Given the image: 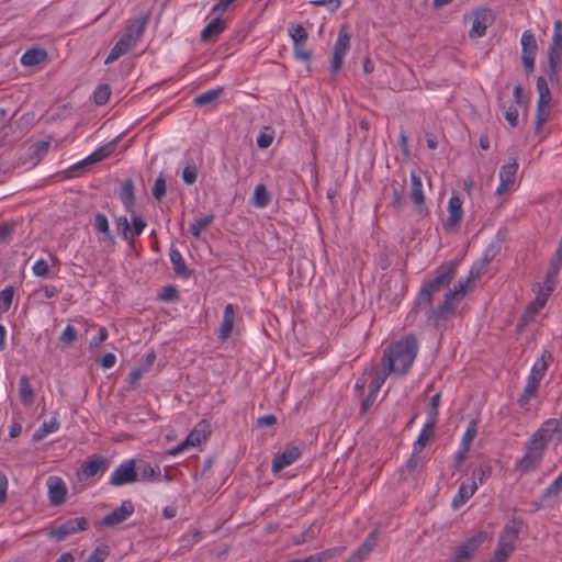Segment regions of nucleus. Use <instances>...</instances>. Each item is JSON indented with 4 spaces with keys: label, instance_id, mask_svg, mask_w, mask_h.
Masks as SVG:
<instances>
[{
    "label": "nucleus",
    "instance_id": "nucleus-1",
    "mask_svg": "<svg viewBox=\"0 0 562 562\" xmlns=\"http://www.w3.org/2000/svg\"><path fill=\"white\" fill-rule=\"evenodd\" d=\"M418 347V341L413 335H406L389 345L383 351L384 368L391 373L406 374L417 356Z\"/></svg>",
    "mask_w": 562,
    "mask_h": 562
},
{
    "label": "nucleus",
    "instance_id": "nucleus-2",
    "mask_svg": "<svg viewBox=\"0 0 562 562\" xmlns=\"http://www.w3.org/2000/svg\"><path fill=\"white\" fill-rule=\"evenodd\" d=\"M456 276L457 265L454 262H446L438 267L435 271V277L422 284L414 302L412 312L419 311L422 306L431 305L434 294L439 292L442 288L449 286Z\"/></svg>",
    "mask_w": 562,
    "mask_h": 562
},
{
    "label": "nucleus",
    "instance_id": "nucleus-3",
    "mask_svg": "<svg viewBox=\"0 0 562 562\" xmlns=\"http://www.w3.org/2000/svg\"><path fill=\"white\" fill-rule=\"evenodd\" d=\"M562 55V21L554 22L553 35L548 48V69L546 70L551 81L555 80L561 69Z\"/></svg>",
    "mask_w": 562,
    "mask_h": 562
},
{
    "label": "nucleus",
    "instance_id": "nucleus-4",
    "mask_svg": "<svg viewBox=\"0 0 562 562\" xmlns=\"http://www.w3.org/2000/svg\"><path fill=\"white\" fill-rule=\"evenodd\" d=\"M519 528L506 524L502 529L496 550L490 562H506L516 548Z\"/></svg>",
    "mask_w": 562,
    "mask_h": 562
},
{
    "label": "nucleus",
    "instance_id": "nucleus-5",
    "mask_svg": "<svg viewBox=\"0 0 562 562\" xmlns=\"http://www.w3.org/2000/svg\"><path fill=\"white\" fill-rule=\"evenodd\" d=\"M485 540L486 532L477 531L456 547L449 562H470Z\"/></svg>",
    "mask_w": 562,
    "mask_h": 562
},
{
    "label": "nucleus",
    "instance_id": "nucleus-6",
    "mask_svg": "<svg viewBox=\"0 0 562 562\" xmlns=\"http://www.w3.org/2000/svg\"><path fill=\"white\" fill-rule=\"evenodd\" d=\"M457 297L451 295L448 291L445 294V299L441 303H439L436 307H432V304L429 306H422L420 310H426V318L428 322L434 325H438L439 322L448 319L451 315L454 314L457 308Z\"/></svg>",
    "mask_w": 562,
    "mask_h": 562
},
{
    "label": "nucleus",
    "instance_id": "nucleus-7",
    "mask_svg": "<svg viewBox=\"0 0 562 562\" xmlns=\"http://www.w3.org/2000/svg\"><path fill=\"white\" fill-rule=\"evenodd\" d=\"M546 446L530 438L525 456L517 462L516 469L521 473L535 470L541 462Z\"/></svg>",
    "mask_w": 562,
    "mask_h": 562
},
{
    "label": "nucleus",
    "instance_id": "nucleus-8",
    "mask_svg": "<svg viewBox=\"0 0 562 562\" xmlns=\"http://www.w3.org/2000/svg\"><path fill=\"white\" fill-rule=\"evenodd\" d=\"M211 435V425L207 420H200L193 430L188 435L187 439L179 443L176 448L170 450V454H177L183 451L188 446H199L202 441H205Z\"/></svg>",
    "mask_w": 562,
    "mask_h": 562
},
{
    "label": "nucleus",
    "instance_id": "nucleus-9",
    "mask_svg": "<svg viewBox=\"0 0 562 562\" xmlns=\"http://www.w3.org/2000/svg\"><path fill=\"white\" fill-rule=\"evenodd\" d=\"M138 472L135 469V460L130 459L115 468L110 476L109 483L113 486L131 484L137 481Z\"/></svg>",
    "mask_w": 562,
    "mask_h": 562
},
{
    "label": "nucleus",
    "instance_id": "nucleus-10",
    "mask_svg": "<svg viewBox=\"0 0 562 562\" xmlns=\"http://www.w3.org/2000/svg\"><path fill=\"white\" fill-rule=\"evenodd\" d=\"M522 55L521 60L527 75L535 70V59L538 50L536 37L531 30H527L521 35Z\"/></svg>",
    "mask_w": 562,
    "mask_h": 562
},
{
    "label": "nucleus",
    "instance_id": "nucleus-11",
    "mask_svg": "<svg viewBox=\"0 0 562 562\" xmlns=\"http://www.w3.org/2000/svg\"><path fill=\"white\" fill-rule=\"evenodd\" d=\"M88 520L85 517L68 519L65 522H61L54 527L49 531V536L56 539L57 541H61L68 536L86 530L88 528Z\"/></svg>",
    "mask_w": 562,
    "mask_h": 562
},
{
    "label": "nucleus",
    "instance_id": "nucleus-12",
    "mask_svg": "<svg viewBox=\"0 0 562 562\" xmlns=\"http://www.w3.org/2000/svg\"><path fill=\"white\" fill-rule=\"evenodd\" d=\"M350 48V35L345 29H340L336 43L334 45L333 59L330 63V71L337 72L342 66L344 58Z\"/></svg>",
    "mask_w": 562,
    "mask_h": 562
},
{
    "label": "nucleus",
    "instance_id": "nucleus-13",
    "mask_svg": "<svg viewBox=\"0 0 562 562\" xmlns=\"http://www.w3.org/2000/svg\"><path fill=\"white\" fill-rule=\"evenodd\" d=\"M135 512V506L131 499L122 502L121 506L108 515L103 516L101 524L105 527L113 528L125 521Z\"/></svg>",
    "mask_w": 562,
    "mask_h": 562
},
{
    "label": "nucleus",
    "instance_id": "nucleus-14",
    "mask_svg": "<svg viewBox=\"0 0 562 562\" xmlns=\"http://www.w3.org/2000/svg\"><path fill=\"white\" fill-rule=\"evenodd\" d=\"M301 457V449L296 446L289 445L281 453H277L272 460L271 470L278 473L284 468L294 463Z\"/></svg>",
    "mask_w": 562,
    "mask_h": 562
},
{
    "label": "nucleus",
    "instance_id": "nucleus-15",
    "mask_svg": "<svg viewBox=\"0 0 562 562\" xmlns=\"http://www.w3.org/2000/svg\"><path fill=\"white\" fill-rule=\"evenodd\" d=\"M554 434H562V415L559 419L551 418L546 420L531 437L535 438V441H539L547 446Z\"/></svg>",
    "mask_w": 562,
    "mask_h": 562
},
{
    "label": "nucleus",
    "instance_id": "nucleus-16",
    "mask_svg": "<svg viewBox=\"0 0 562 562\" xmlns=\"http://www.w3.org/2000/svg\"><path fill=\"white\" fill-rule=\"evenodd\" d=\"M448 218L443 223L446 229L458 226L463 218L462 200L459 195L452 194L448 202Z\"/></svg>",
    "mask_w": 562,
    "mask_h": 562
},
{
    "label": "nucleus",
    "instance_id": "nucleus-17",
    "mask_svg": "<svg viewBox=\"0 0 562 562\" xmlns=\"http://www.w3.org/2000/svg\"><path fill=\"white\" fill-rule=\"evenodd\" d=\"M518 164L516 159L504 165L499 170V186L496 189L498 195L504 194L516 180Z\"/></svg>",
    "mask_w": 562,
    "mask_h": 562
},
{
    "label": "nucleus",
    "instance_id": "nucleus-18",
    "mask_svg": "<svg viewBox=\"0 0 562 562\" xmlns=\"http://www.w3.org/2000/svg\"><path fill=\"white\" fill-rule=\"evenodd\" d=\"M48 498L52 505L58 506L65 502L67 487L58 476H49L47 480Z\"/></svg>",
    "mask_w": 562,
    "mask_h": 562
},
{
    "label": "nucleus",
    "instance_id": "nucleus-19",
    "mask_svg": "<svg viewBox=\"0 0 562 562\" xmlns=\"http://www.w3.org/2000/svg\"><path fill=\"white\" fill-rule=\"evenodd\" d=\"M136 42L132 40L130 34H123L122 37L116 42V44L110 50L105 59V64H111L119 59L121 56L128 53L133 47L136 46Z\"/></svg>",
    "mask_w": 562,
    "mask_h": 562
},
{
    "label": "nucleus",
    "instance_id": "nucleus-20",
    "mask_svg": "<svg viewBox=\"0 0 562 562\" xmlns=\"http://www.w3.org/2000/svg\"><path fill=\"white\" fill-rule=\"evenodd\" d=\"M552 360H553L552 353L548 350H543L540 359L537 360L535 362V364L532 366L531 371L528 375V380H531V381L540 384V382L543 379V376L548 370V367H549L550 362H552Z\"/></svg>",
    "mask_w": 562,
    "mask_h": 562
},
{
    "label": "nucleus",
    "instance_id": "nucleus-21",
    "mask_svg": "<svg viewBox=\"0 0 562 562\" xmlns=\"http://www.w3.org/2000/svg\"><path fill=\"white\" fill-rule=\"evenodd\" d=\"M235 310L233 304H227L223 312V319L218 329V339L226 341L234 329Z\"/></svg>",
    "mask_w": 562,
    "mask_h": 562
},
{
    "label": "nucleus",
    "instance_id": "nucleus-22",
    "mask_svg": "<svg viewBox=\"0 0 562 562\" xmlns=\"http://www.w3.org/2000/svg\"><path fill=\"white\" fill-rule=\"evenodd\" d=\"M225 21L221 18L213 19L201 32V41L204 43L215 42L218 35L225 30Z\"/></svg>",
    "mask_w": 562,
    "mask_h": 562
},
{
    "label": "nucleus",
    "instance_id": "nucleus-23",
    "mask_svg": "<svg viewBox=\"0 0 562 562\" xmlns=\"http://www.w3.org/2000/svg\"><path fill=\"white\" fill-rule=\"evenodd\" d=\"M48 54L44 48H30L21 57L20 61L24 67H34L46 63Z\"/></svg>",
    "mask_w": 562,
    "mask_h": 562
},
{
    "label": "nucleus",
    "instance_id": "nucleus-24",
    "mask_svg": "<svg viewBox=\"0 0 562 562\" xmlns=\"http://www.w3.org/2000/svg\"><path fill=\"white\" fill-rule=\"evenodd\" d=\"M477 490V483L475 481H472L471 484L461 483L458 493L454 495L452 499L451 506L454 509H459L461 506H463L476 492Z\"/></svg>",
    "mask_w": 562,
    "mask_h": 562
},
{
    "label": "nucleus",
    "instance_id": "nucleus-25",
    "mask_svg": "<svg viewBox=\"0 0 562 562\" xmlns=\"http://www.w3.org/2000/svg\"><path fill=\"white\" fill-rule=\"evenodd\" d=\"M108 461L102 456H93L81 464V473L86 477H92L98 474L99 471L105 470Z\"/></svg>",
    "mask_w": 562,
    "mask_h": 562
},
{
    "label": "nucleus",
    "instance_id": "nucleus-26",
    "mask_svg": "<svg viewBox=\"0 0 562 562\" xmlns=\"http://www.w3.org/2000/svg\"><path fill=\"white\" fill-rule=\"evenodd\" d=\"M120 199L127 212L135 210V187L133 179H125L120 191Z\"/></svg>",
    "mask_w": 562,
    "mask_h": 562
},
{
    "label": "nucleus",
    "instance_id": "nucleus-27",
    "mask_svg": "<svg viewBox=\"0 0 562 562\" xmlns=\"http://www.w3.org/2000/svg\"><path fill=\"white\" fill-rule=\"evenodd\" d=\"M551 101H538L535 115V133L540 134L543 125L550 120Z\"/></svg>",
    "mask_w": 562,
    "mask_h": 562
},
{
    "label": "nucleus",
    "instance_id": "nucleus-28",
    "mask_svg": "<svg viewBox=\"0 0 562 562\" xmlns=\"http://www.w3.org/2000/svg\"><path fill=\"white\" fill-rule=\"evenodd\" d=\"M224 88L217 87L215 89L207 90L199 95L194 97L193 103L196 106H215L220 97L223 94Z\"/></svg>",
    "mask_w": 562,
    "mask_h": 562
},
{
    "label": "nucleus",
    "instance_id": "nucleus-29",
    "mask_svg": "<svg viewBox=\"0 0 562 562\" xmlns=\"http://www.w3.org/2000/svg\"><path fill=\"white\" fill-rule=\"evenodd\" d=\"M169 257L173 266L175 273L180 278L188 279L191 276V271L186 265V261L181 252L177 248L171 247L169 251Z\"/></svg>",
    "mask_w": 562,
    "mask_h": 562
},
{
    "label": "nucleus",
    "instance_id": "nucleus-30",
    "mask_svg": "<svg viewBox=\"0 0 562 562\" xmlns=\"http://www.w3.org/2000/svg\"><path fill=\"white\" fill-rule=\"evenodd\" d=\"M435 427L436 424L431 422H426L423 429L420 430L417 439L413 443V448L416 452H422L424 448L427 446L430 439L435 437Z\"/></svg>",
    "mask_w": 562,
    "mask_h": 562
},
{
    "label": "nucleus",
    "instance_id": "nucleus-31",
    "mask_svg": "<svg viewBox=\"0 0 562 562\" xmlns=\"http://www.w3.org/2000/svg\"><path fill=\"white\" fill-rule=\"evenodd\" d=\"M409 198L416 206L425 203V195L423 192V183L420 177L416 172H411V193Z\"/></svg>",
    "mask_w": 562,
    "mask_h": 562
},
{
    "label": "nucleus",
    "instance_id": "nucleus-32",
    "mask_svg": "<svg viewBox=\"0 0 562 562\" xmlns=\"http://www.w3.org/2000/svg\"><path fill=\"white\" fill-rule=\"evenodd\" d=\"M19 393L20 401L24 406H30L33 404L35 398V393L30 384V380L26 375H22L19 381Z\"/></svg>",
    "mask_w": 562,
    "mask_h": 562
},
{
    "label": "nucleus",
    "instance_id": "nucleus-33",
    "mask_svg": "<svg viewBox=\"0 0 562 562\" xmlns=\"http://www.w3.org/2000/svg\"><path fill=\"white\" fill-rule=\"evenodd\" d=\"M147 21V16L137 18L126 26L124 34H130L132 40L138 43L143 36Z\"/></svg>",
    "mask_w": 562,
    "mask_h": 562
},
{
    "label": "nucleus",
    "instance_id": "nucleus-34",
    "mask_svg": "<svg viewBox=\"0 0 562 562\" xmlns=\"http://www.w3.org/2000/svg\"><path fill=\"white\" fill-rule=\"evenodd\" d=\"M485 20H486L485 10L475 12L472 27L469 32L470 37L476 38V37H482L485 35V32L487 29Z\"/></svg>",
    "mask_w": 562,
    "mask_h": 562
},
{
    "label": "nucleus",
    "instance_id": "nucleus-35",
    "mask_svg": "<svg viewBox=\"0 0 562 562\" xmlns=\"http://www.w3.org/2000/svg\"><path fill=\"white\" fill-rule=\"evenodd\" d=\"M378 536V530H372L364 539V541L355 551L366 560L373 551V549L376 547Z\"/></svg>",
    "mask_w": 562,
    "mask_h": 562
},
{
    "label": "nucleus",
    "instance_id": "nucleus-36",
    "mask_svg": "<svg viewBox=\"0 0 562 562\" xmlns=\"http://www.w3.org/2000/svg\"><path fill=\"white\" fill-rule=\"evenodd\" d=\"M251 203L254 206H256L258 209H263L269 205L270 195H269L267 188L263 183H258L255 187Z\"/></svg>",
    "mask_w": 562,
    "mask_h": 562
},
{
    "label": "nucleus",
    "instance_id": "nucleus-37",
    "mask_svg": "<svg viewBox=\"0 0 562 562\" xmlns=\"http://www.w3.org/2000/svg\"><path fill=\"white\" fill-rule=\"evenodd\" d=\"M215 220L214 213H210L201 218H196L189 228L194 238H200L202 231L207 228Z\"/></svg>",
    "mask_w": 562,
    "mask_h": 562
},
{
    "label": "nucleus",
    "instance_id": "nucleus-38",
    "mask_svg": "<svg viewBox=\"0 0 562 562\" xmlns=\"http://www.w3.org/2000/svg\"><path fill=\"white\" fill-rule=\"evenodd\" d=\"M406 179L403 178V183L396 188L394 184L392 186V196L390 201V206L396 211H400L404 207L406 201L404 196V186H405Z\"/></svg>",
    "mask_w": 562,
    "mask_h": 562
},
{
    "label": "nucleus",
    "instance_id": "nucleus-39",
    "mask_svg": "<svg viewBox=\"0 0 562 562\" xmlns=\"http://www.w3.org/2000/svg\"><path fill=\"white\" fill-rule=\"evenodd\" d=\"M345 550H346L345 547H334V548L326 549L324 551H321V552L310 555V558H311L310 562H326L330 559L340 557Z\"/></svg>",
    "mask_w": 562,
    "mask_h": 562
},
{
    "label": "nucleus",
    "instance_id": "nucleus-40",
    "mask_svg": "<svg viewBox=\"0 0 562 562\" xmlns=\"http://www.w3.org/2000/svg\"><path fill=\"white\" fill-rule=\"evenodd\" d=\"M321 531V526L316 521L312 522L307 529L293 539L295 546L303 544L314 540Z\"/></svg>",
    "mask_w": 562,
    "mask_h": 562
},
{
    "label": "nucleus",
    "instance_id": "nucleus-41",
    "mask_svg": "<svg viewBox=\"0 0 562 562\" xmlns=\"http://www.w3.org/2000/svg\"><path fill=\"white\" fill-rule=\"evenodd\" d=\"M391 374L385 368L383 370L374 369L371 371L372 380L369 384V391L378 394L386 378Z\"/></svg>",
    "mask_w": 562,
    "mask_h": 562
},
{
    "label": "nucleus",
    "instance_id": "nucleus-42",
    "mask_svg": "<svg viewBox=\"0 0 562 562\" xmlns=\"http://www.w3.org/2000/svg\"><path fill=\"white\" fill-rule=\"evenodd\" d=\"M114 148H115V146L113 145V143H108V144L101 146L100 148H98L97 150H94L92 154H90L87 157V160L90 162V165L94 164V162H99V161L108 158L109 156H111Z\"/></svg>",
    "mask_w": 562,
    "mask_h": 562
},
{
    "label": "nucleus",
    "instance_id": "nucleus-43",
    "mask_svg": "<svg viewBox=\"0 0 562 562\" xmlns=\"http://www.w3.org/2000/svg\"><path fill=\"white\" fill-rule=\"evenodd\" d=\"M59 422L56 418L50 419L49 422H45L34 434V440H42L48 434L55 432L59 429Z\"/></svg>",
    "mask_w": 562,
    "mask_h": 562
},
{
    "label": "nucleus",
    "instance_id": "nucleus-44",
    "mask_svg": "<svg viewBox=\"0 0 562 562\" xmlns=\"http://www.w3.org/2000/svg\"><path fill=\"white\" fill-rule=\"evenodd\" d=\"M142 481H154L159 480L161 476L160 468L151 467L149 463H144L138 468Z\"/></svg>",
    "mask_w": 562,
    "mask_h": 562
},
{
    "label": "nucleus",
    "instance_id": "nucleus-45",
    "mask_svg": "<svg viewBox=\"0 0 562 562\" xmlns=\"http://www.w3.org/2000/svg\"><path fill=\"white\" fill-rule=\"evenodd\" d=\"M562 492V472L559 476L542 492V499L551 498L555 503V498Z\"/></svg>",
    "mask_w": 562,
    "mask_h": 562
},
{
    "label": "nucleus",
    "instance_id": "nucleus-46",
    "mask_svg": "<svg viewBox=\"0 0 562 562\" xmlns=\"http://www.w3.org/2000/svg\"><path fill=\"white\" fill-rule=\"evenodd\" d=\"M492 475V467L487 462H482L473 471L472 479L479 484H484Z\"/></svg>",
    "mask_w": 562,
    "mask_h": 562
},
{
    "label": "nucleus",
    "instance_id": "nucleus-47",
    "mask_svg": "<svg viewBox=\"0 0 562 562\" xmlns=\"http://www.w3.org/2000/svg\"><path fill=\"white\" fill-rule=\"evenodd\" d=\"M90 162L85 158L83 160L70 166L69 168L63 171V176L66 179L76 178L82 176L86 171Z\"/></svg>",
    "mask_w": 562,
    "mask_h": 562
},
{
    "label": "nucleus",
    "instance_id": "nucleus-48",
    "mask_svg": "<svg viewBox=\"0 0 562 562\" xmlns=\"http://www.w3.org/2000/svg\"><path fill=\"white\" fill-rule=\"evenodd\" d=\"M94 228L104 234L105 238L110 241H113V236L110 233L109 221L103 213H97L94 216Z\"/></svg>",
    "mask_w": 562,
    "mask_h": 562
},
{
    "label": "nucleus",
    "instance_id": "nucleus-49",
    "mask_svg": "<svg viewBox=\"0 0 562 562\" xmlns=\"http://www.w3.org/2000/svg\"><path fill=\"white\" fill-rule=\"evenodd\" d=\"M538 387H539V383H536V382L527 379V384L518 400L519 405L525 406L526 404H528L530 398L537 394Z\"/></svg>",
    "mask_w": 562,
    "mask_h": 562
},
{
    "label": "nucleus",
    "instance_id": "nucleus-50",
    "mask_svg": "<svg viewBox=\"0 0 562 562\" xmlns=\"http://www.w3.org/2000/svg\"><path fill=\"white\" fill-rule=\"evenodd\" d=\"M501 249L502 241L499 239L493 240L484 250L481 260L488 265L499 254Z\"/></svg>",
    "mask_w": 562,
    "mask_h": 562
},
{
    "label": "nucleus",
    "instance_id": "nucleus-51",
    "mask_svg": "<svg viewBox=\"0 0 562 562\" xmlns=\"http://www.w3.org/2000/svg\"><path fill=\"white\" fill-rule=\"evenodd\" d=\"M552 290V285H547L546 289H541L536 299L530 304V307H532L536 312L541 310L546 305Z\"/></svg>",
    "mask_w": 562,
    "mask_h": 562
},
{
    "label": "nucleus",
    "instance_id": "nucleus-52",
    "mask_svg": "<svg viewBox=\"0 0 562 562\" xmlns=\"http://www.w3.org/2000/svg\"><path fill=\"white\" fill-rule=\"evenodd\" d=\"M111 95V89L109 85L99 86L93 92V101L97 105H104Z\"/></svg>",
    "mask_w": 562,
    "mask_h": 562
},
{
    "label": "nucleus",
    "instance_id": "nucleus-53",
    "mask_svg": "<svg viewBox=\"0 0 562 562\" xmlns=\"http://www.w3.org/2000/svg\"><path fill=\"white\" fill-rule=\"evenodd\" d=\"M110 554V548L108 544L98 546L92 553L89 555L86 562H104Z\"/></svg>",
    "mask_w": 562,
    "mask_h": 562
},
{
    "label": "nucleus",
    "instance_id": "nucleus-54",
    "mask_svg": "<svg viewBox=\"0 0 562 562\" xmlns=\"http://www.w3.org/2000/svg\"><path fill=\"white\" fill-rule=\"evenodd\" d=\"M13 295H14V288L12 285L5 286L0 292V311H2V312L9 311V308L12 304Z\"/></svg>",
    "mask_w": 562,
    "mask_h": 562
},
{
    "label": "nucleus",
    "instance_id": "nucleus-55",
    "mask_svg": "<svg viewBox=\"0 0 562 562\" xmlns=\"http://www.w3.org/2000/svg\"><path fill=\"white\" fill-rule=\"evenodd\" d=\"M476 434H477V422L475 419H472L467 427V430L462 437L460 446L470 448Z\"/></svg>",
    "mask_w": 562,
    "mask_h": 562
},
{
    "label": "nucleus",
    "instance_id": "nucleus-56",
    "mask_svg": "<svg viewBox=\"0 0 562 562\" xmlns=\"http://www.w3.org/2000/svg\"><path fill=\"white\" fill-rule=\"evenodd\" d=\"M440 393H436L430 398V408L427 413V420L437 424L440 405Z\"/></svg>",
    "mask_w": 562,
    "mask_h": 562
},
{
    "label": "nucleus",
    "instance_id": "nucleus-57",
    "mask_svg": "<svg viewBox=\"0 0 562 562\" xmlns=\"http://www.w3.org/2000/svg\"><path fill=\"white\" fill-rule=\"evenodd\" d=\"M274 132L270 126H265L263 131L257 137V146L261 149L268 148L273 142Z\"/></svg>",
    "mask_w": 562,
    "mask_h": 562
},
{
    "label": "nucleus",
    "instance_id": "nucleus-58",
    "mask_svg": "<svg viewBox=\"0 0 562 562\" xmlns=\"http://www.w3.org/2000/svg\"><path fill=\"white\" fill-rule=\"evenodd\" d=\"M472 282L474 281L467 277L464 280L459 281L458 285H456L453 290H449V292L457 297V301H460L470 290Z\"/></svg>",
    "mask_w": 562,
    "mask_h": 562
},
{
    "label": "nucleus",
    "instance_id": "nucleus-59",
    "mask_svg": "<svg viewBox=\"0 0 562 562\" xmlns=\"http://www.w3.org/2000/svg\"><path fill=\"white\" fill-rule=\"evenodd\" d=\"M305 43L306 42L293 43V53L295 58L310 61L312 58V50L306 48Z\"/></svg>",
    "mask_w": 562,
    "mask_h": 562
},
{
    "label": "nucleus",
    "instance_id": "nucleus-60",
    "mask_svg": "<svg viewBox=\"0 0 562 562\" xmlns=\"http://www.w3.org/2000/svg\"><path fill=\"white\" fill-rule=\"evenodd\" d=\"M537 90L539 93L538 101H551V92L544 77H539L537 79Z\"/></svg>",
    "mask_w": 562,
    "mask_h": 562
},
{
    "label": "nucleus",
    "instance_id": "nucleus-61",
    "mask_svg": "<svg viewBox=\"0 0 562 562\" xmlns=\"http://www.w3.org/2000/svg\"><path fill=\"white\" fill-rule=\"evenodd\" d=\"M420 452H416L414 449L412 451V454L411 457L408 458V460L405 462V464L401 468V474L402 476L405 474V473H412L414 472L418 464H419V454Z\"/></svg>",
    "mask_w": 562,
    "mask_h": 562
},
{
    "label": "nucleus",
    "instance_id": "nucleus-62",
    "mask_svg": "<svg viewBox=\"0 0 562 562\" xmlns=\"http://www.w3.org/2000/svg\"><path fill=\"white\" fill-rule=\"evenodd\" d=\"M77 329L72 325H67L63 330L59 340L67 346H71L77 340Z\"/></svg>",
    "mask_w": 562,
    "mask_h": 562
},
{
    "label": "nucleus",
    "instance_id": "nucleus-63",
    "mask_svg": "<svg viewBox=\"0 0 562 562\" xmlns=\"http://www.w3.org/2000/svg\"><path fill=\"white\" fill-rule=\"evenodd\" d=\"M487 266H488L487 263H485L484 261L479 259L471 267L468 277L470 279H472L473 281L479 280L486 272Z\"/></svg>",
    "mask_w": 562,
    "mask_h": 562
},
{
    "label": "nucleus",
    "instance_id": "nucleus-64",
    "mask_svg": "<svg viewBox=\"0 0 562 562\" xmlns=\"http://www.w3.org/2000/svg\"><path fill=\"white\" fill-rule=\"evenodd\" d=\"M198 179V168L194 164H188L182 170V180L186 184H193Z\"/></svg>",
    "mask_w": 562,
    "mask_h": 562
}]
</instances>
